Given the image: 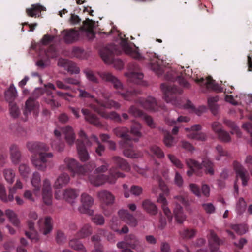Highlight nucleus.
<instances>
[{
    "label": "nucleus",
    "mask_w": 252,
    "mask_h": 252,
    "mask_svg": "<svg viewBox=\"0 0 252 252\" xmlns=\"http://www.w3.org/2000/svg\"><path fill=\"white\" fill-rule=\"evenodd\" d=\"M63 163L59 166L60 170H63L66 168L72 173L73 176L87 177L90 183L94 186H101L106 182L113 184L115 183L117 178H123L125 176L124 174L116 171L114 169H111L110 170L109 176L106 178L102 173L107 170L108 164L103 165L97 168L92 173L91 171L95 167L94 162L83 166L74 158L66 157L63 160Z\"/></svg>",
    "instance_id": "1"
},
{
    "label": "nucleus",
    "mask_w": 252,
    "mask_h": 252,
    "mask_svg": "<svg viewBox=\"0 0 252 252\" xmlns=\"http://www.w3.org/2000/svg\"><path fill=\"white\" fill-rule=\"evenodd\" d=\"M78 134L81 138L80 141L78 140L77 142L78 157L81 161L85 162L89 158V155L86 149L85 146L90 147L92 144L83 130H81Z\"/></svg>",
    "instance_id": "2"
},
{
    "label": "nucleus",
    "mask_w": 252,
    "mask_h": 252,
    "mask_svg": "<svg viewBox=\"0 0 252 252\" xmlns=\"http://www.w3.org/2000/svg\"><path fill=\"white\" fill-rule=\"evenodd\" d=\"M161 88L164 94V99L167 103H171L174 105H180L174 95L182 93V89L164 84L161 85Z\"/></svg>",
    "instance_id": "3"
},
{
    "label": "nucleus",
    "mask_w": 252,
    "mask_h": 252,
    "mask_svg": "<svg viewBox=\"0 0 252 252\" xmlns=\"http://www.w3.org/2000/svg\"><path fill=\"white\" fill-rule=\"evenodd\" d=\"M187 166L193 170L203 169L206 174L212 175L214 173L213 169L214 164L209 159H205L202 161V165L199 164L195 160L192 159H187L186 160Z\"/></svg>",
    "instance_id": "4"
},
{
    "label": "nucleus",
    "mask_w": 252,
    "mask_h": 252,
    "mask_svg": "<svg viewBox=\"0 0 252 252\" xmlns=\"http://www.w3.org/2000/svg\"><path fill=\"white\" fill-rule=\"evenodd\" d=\"M117 246L118 248L129 247L137 252H141L143 249L140 239L133 234L126 236L125 241L118 242Z\"/></svg>",
    "instance_id": "5"
},
{
    "label": "nucleus",
    "mask_w": 252,
    "mask_h": 252,
    "mask_svg": "<svg viewBox=\"0 0 252 252\" xmlns=\"http://www.w3.org/2000/svg\"><path fill=\"white\" fill-rule=\"evenodd\" d=\"M175 200L176 206L174 209V214L175 220L177 223L182 224L186 219V216L183 213L182 207L178 203H180L183 205H188V201L182 196L178 195L174 197Z\"/></svg>",
    "instance_id": "6"
},
{
    "label": "nucleus",
    "mask_w": 252,
    "mask_h": 252,
    "mask_svg": "<svg viewBox=\"0 0 252 252\" xmlns=\"http://www.w3.org/2000/svg\"><path fill=\"white\" fill-rule=\"evenodd\" d=\"M78 195V192L72 189H67L64 192L58 190L55 193L56 199L58 200L64 199L72 206L75 204Z\"/></svg>",
    "instance_id": "7"
},
{
    "label": "nucleus",
    "mask_w": 252,
    "mask_h": 252,
    "mask_svg": "<svg viewBox=\"0 0 252 252\" xmlns=\"http://www.w3.org/2000/svg\"><path fill=\"white\" fill-rule=\"evenodd\" d=\"M40 158H38L34 156L31 157V161L32 165L38 170L45 171L47 168L46 163L48 162V158H51L53 157L52 153H46L45 152H40Z\"/></svg>",
    "instance_id": "8"
},
{
    "label": "nucleus",
    "mask_w": 252,
    "mask_h": 252,
    "mask_svg": "<svg viewBox=\"0 0 252 252\" xmlns=\"http://www.w3.org/2000/svg\"><path fill=\"white\" fill-rule=\"evenodd\" d=\"M148 56L150 60L149 67L158 75L162 74L164 71L163 66L165 64L162 60H160L156 54L154 53H148Z\"/></svg>",
    "instance_id": "9"
},
{
    "label": "nucleus",
    "mask_w": 252,
    "mask_h": 252,
    "mask_svg": "<svg viewBox=\"0 0 252 252\" xmlns=\"http://www.w3.org/2000/svg\"><path fill=\"white\" fill-rule=\"evenodd\" d=\"M121 41L120 43L121 47L125 51V52L129 55L131 57L139 61L143 60L145 58L142 56L140 52L138 47L134 46L133 48L129 46L127 43V40L123 39L121 37Z\"/></svg>",
    "instance_id": "10"
},
{
    "label": "nucleus",
    "mask_w": 252,
    "mask_h": 252,
    "mask_svg": "<svg viewBox=\"0 0 252 252\" xmlns=\"http://www.w3.org/2000/svg\"><path fill=\"white\" fill-rule=\"evenodd\" d=\"M101 95L105 100H96L98 106L100 107V108H102V109L103 108H114L115 109H118L121 107V104L113 100H108L112 96L111 93L108 92H104L102 93Z\"/></svg>",
    "instance_id": "11"
},
{
    "label": "nucleus",
    "mask_w": 252,
    "mask_h": 252,
    "mask_svg": "<svg viewBox=\"0 0 252 252\" xmlns=\"http://www.w3.org/2000/svg\"><path fill=\"white\" fill-rule=\"evenodd\" d=\"M42 197L43 203L48 206L52 204V190L49 180L45 179L43 181Z\"/></svg>",
    "instance_id": "12"
},
{
    "label": "nucleus",
    "mask_w": 252,
    "mask_h": 252,
    "mask_svg": "<svg viewBox=\"0 0 252 252\" xmlns=\"http://www.w3.org/2000/svg\"><path fill=\"white\" fill-rule=\"evenodd\" d=\"M100 56L106 64H110L112 63L114 56L117 54L115 46L110 45L102 48L99 52Z\"/></svg>",
    "instance_id": "13"
},
{
    "label": "nucleus",
    "mask_w": 252,
    "mask_h": 252,
    "mask_svg": "<svg viewBox=\"0 0 252 252\" xmlns=\"http://www.w3.org/2000/svg\"><path fill=\"white\" fill-rule=\"evenodd\" d=\"M81 202L82 206L79 208V211L82 213H86L92 215L93 210L89 209L94 204L93 198L89 194L83 193L81 195Z\"/></svg>",
    "instance_id": "14"
},
{
    "label": "nucleus",
    "mask_w": 252,
    "mask_h": 252,
    "mask_svg": "<svg viewBox=\"0 0 252 252\" xmlns=\"http://www.w3.org/2000/svg\"><path fill=\"white\" fill-rule=\"evenodd\" d=\"M124 148L123 154L125 156L130 158H137L142 156L140 151L135 150L133 148L131 140H126L121 145Z\"/></svg>",
    "instance_id": "15"
},
{
    "label": "nucleus",
    "mask_w": 252,
    "mask_h": 252,
    "mask_svg": "<svg viewBox=\"0 0 252 252\" xmlns=\"http://www.w3.org/2000/svg\"><path fill=\"white\" fill-rule=\"evenodd\" d=\"M195 81L199 84L201 86H204L208 89H210L218 92H222L223 88L220 87L218 84L215 83V81L213 80L211 77H208L206 79L197 77H193Z\"/></svg>",
    "instance_id": "16"
},
{
    "label": "nucleus",
    "mask_w": 252,
    "mask_h": 252,
    "mask_svg": "<svg viewBox=\"0 0 252 252\" xmlns=\"http://www.w3.org/2000/svg\"><path fill=\"white\" fill-rule=\"evenodd\" d=\"M208 233V239L211 252H220L218 246L222 244L223 242L213 230H209Z\"/></svg>",
    "instance_id": "17"
},
{
    "label": "nucleus",
    "mask_w": 252,
    "mask_h": 252,
    "mask_svg": "<svg viewBox=\"0 0 252 252\" xmlns=\"http://www.w3.org/2000/svg\"><path fill=\"white\" fill-rule=\"evenodd\" d=\"M38 226L41 233L44 235H48L51 232L53 229L51 218L47 217L44 219H39L38 221Z\"/></svg>",
    "instance_id": "18"
},
{
    "label": "nucleus",
    "mask_w": 252,
    "mask_h": 252,
    "mask_svg": "<svg viewBox=\"0 0 252 252\" xmlns=\"http://www.w3.org/2000/svg\"><path fill=\"white\" fill-rule=\"evenodd\" d=\"M201 128V126L199 125H194L192 126L191 128H186V131L189 132V133L187 135V137L191 139L202 141L206 140V136L204 133H198L195 131L200 130Z\"/></svg>",
    "instance_id": "19"
},
{
    "label": "nucleus",
    "mask_w": 252,
    "mask_h": 252,
    "mask_svg": "<svg viewBox=\"0 0 252 252\" xmlns=\"http://www.w3.org/2000/svg\"><path fill=\"white\" fill-rule=\"evenodd\" d=\"M212 128L221 141L224 142H228L230 141L231 138L229 134L222 129L220 123L217 122L213 123Z\"/></svg>",
    "instance_id": "20"
},
{
    "label": "nucleus",
    "mask_w": 252,
    "mask_h": 252,
    "mask_svg": "<svg viewBox=\"0 0 252 252\" xmlns=\"http://www.w3.org/2000/svg\"><path fill=\"white\" fill-rule=\"evenodd\" d=\"M128 113L134 117H141L150 127L153 128L155 127V125L153 122L152 118L146 114H143L142 112L138 110L136 107H135L134 106L130 107L129 109Z\"/></svg>",
    "instance_id": "21"
},
{
    "label": "nucleus",
    "mask_w": 252,
    "mask_h": 252,
    "mask_svg": "<svg viewBox=\"0 0 252 252\" xmlns=\"http://www.w3.org/2000/svg\"><path fill=\"white\" fill-rule=\"evenodd\" d=\"M234 169L236 173L237 177H239L242 180V184L244 186L248 184V181L249 180V175L246 174V171L242 166V165L237 161L233 162Z\"/></svg>",
    "instance_id": "22"
},
{
    "label": "nucleus",
    "mask_w": 252,
    "mask_h": 252,
    "mask_svg": "<svg viewBox=\"0 0 252 252\" xmlns=\"http://www.w3.org/2000/svg\"><path fill=\"white\" fill-rule=\"evenodd\" d=\"M58 65L64 67L68 72L72 74H78L80 72L79 67L74 63L65 59H60L58 62Z\"/></svg>",
    "instance_id": "23"
},
{
    "label": "nucleus",
    "mask_w": 252,
    "mask_h": 252,
    "mask_svg": "<svg viewBox=\"0 0 252 252\" xmlns=\"http://www.w3.org/2000/svg\"><path fill=\"white\" fill-rule=\"evenodd\" d=\"M97 196L102 205L109 206L114 203L115 197L108 191H100L98 192Z\"/></svg>",
    "instance_id": "24"
},
{
    "label": "nucleus",
    "mask_w": 252,
    "mask_h": 252,
    "mask_svg": "<svg viewBox=\"0 0 252 252\" xmlns=\"http://www.w3.org/2000/svg\"><path fill=\"white\" fill-rule=\"evenodd\" d=\"M27 147L31 152L38 154H39L40 152H44L49 150V147L45 144L37 142H28Z\"/></svg>",
    "instance_id": "25"
},
{
    "label": "nucleus",
    "mask_w": 252,
    "mask_h": 252,
    "mask_svg": "<svg viewBox=\"0 0 252 252\" xmlns=\"http://www.w3.org/2000/svg\"><path fill=\"white\" fill-rule=\"evenodd\" d=\"M119 215L121 219L129 226L135 227L137 225V220L132 215H130L127 210H120L119 211Z\"/></svg>",
    "instance_id": "26"
},
{
    "label": "nucleus",
    "mask_w": 252,
    "mask_h": 252,
    "mask_svg": "<svg viewBox=\"0 0 252 252\" xmlns=\"http://www.w3.org/2000/svg\"><path fill=\"white\" fill-rule=\"evenodd\" d=\"M94 109L96 112L104 118L114 120L117 122H121L122 121L120 116L116 112L112 111L110 113H108L102 110V108H98V107H94Z\"/></svg>",
    "instance_id": "27"
},
{
    "label": "nucleus",
    "mask_w": 252,
    "mask_h": 252,
    "mask_svg": "<svg viewBox=\"0 0 252 252\" xmlns=\"http://www.w3.org/2000/svg\"><path fill=\"white\" fill-rule=\"evenodd\" d=\"M70 178L66 173L61 174L55 182L54 187L55 189H59L68 184Z\"/></svg>",
    "instance_id": "28"
},
{
    "label": "nucleus",
    "mask_w": 252,
    "mask_h": 252,
    "mask_svg": "<svg viewBox=\"0 0 252 252\" xmlns=\"http://www.w3.org/2000/svg\"><path fill=\"white\" fill-rule=\"evenodd\" d=\"M183 68L184 67L182 66L179 67L177 70L175 71L174 74L172 75L171 78H169V79L178 81L180 86L185 88H189L190 87V84L183 78V74L182 71H179V69H183Z\"/></svg>",
    "instance_id": "29"
},
{
    "label": "nucleus",
    "mask_w": 252,
    "mask_h": 252,
    "mask_svg": "<svg viewBox=\"0 0 252 252\" xmlns=\"http://www.w3.org/2000/svg\"><path fill=\"white\" fill-rule=\"evenodd\" d=\"M100 77L104 81L111 82L116 89L123 88V85L119 80L111 73L104 72L100 74Z\"/></svg>",
    "instance_id": "30"
},
{
    "label": "nucleus",
    "mask_w": 252,
    "mask_h": 252,
    "mask_svg": "<svg viewBox=\"0 0 252 252\" xmlns=\"http://www.w3.org/2000/svg\"><path fill=\"white\" fill-rule=\"evenodd\" d=\"M66 43H70L76 41L79 35L78 32L73 29L64 30L62 32Z\"/></svg>",
    "instance_id": "31"
},
{
    "label": "nucleus",
    "mask_w": 252,
    "mask_h": 252,
    "mask_svg": "<svg viewBox=\"0 0 252 252\" xmlns=\"http://www.w3.org/2000/svg\"><path fill=\"white\" fill-rule=\"evenodd\" d=\"M46 9L39 3L32 4V7L26 9V13L29 16L34 17L39 16L42 11H46Z\"/></svg>",
    "instance_id": "32"
},
{
    "label": "nucleus",
    "mask_w": 252,
    "mask_h": 252,
    "mask_svg": "<svg viewBox=\"0 0 252 252\" xmlns=\"http://www.w3.org/2000/svg\"><path fill=\"white\" fill-rule=\"evenodd\" d=\"M127 79L132 82L145 85L146 83L142 81L143 74L140 72L132 71L126 74Z\"/></svg>",
    "instance_id": "33"
},
{
    "label": "nucleus",
    "mask_w": 252,
    "mask_h": 252,
    "mask_svg": "<svg viewBox=\"0 0 252 252\" xmlns=\"http://www.w3.org/2000/svg\"><path fill=\"white\" fill-rule=\"evenodd\" d=\"M40 182L41 177L40 174L38 172L33 173L31 179V184L34 188V194L36 196H38L39 195V192L40 190Z\"/></svg>",
    "instance_id": "34"
},
{
    "label": "nucleus",
    "mask_w": 252,
    "mask_h": 252,
    "mask_svg": "<svg viewBox=\"0 0 252 252\" xmlns=\"http://www.w3.org/2000/svg\"><path fill=\"white\" fill-rule=\"evenodd\" d=\"M113 132L117 136L121 137L123 140L120 142L121 145L126 140H131L130 139L128 138L127 133L128 132V129L126 127H118L115 128L113 130Z\"/></svg>",
    "instance_id": "35"
},
{
    "label": "nucleus",
    "mask_w": 252,
    "mask_h": 252,
    "mask_svg": "<svg viewBox=\"0 0 252 252\" xmlns=\"http://www.w3.org/2000/svg\"><path fill=\"white\" fill-rule=\"evenodd\" d=\"M82 113L84 116L85 120L89 123L97 126H101L98 119L95 115L91 114L88 109H82Z\"/></svg>",
    "instance_id": "36"
},
{
    "label": "nucleus",
    "mask_w": 252,
    "mask_h": 252,
    "mask_svg": "<svg viewBox=\"0 0 252 252\" xmlns=\"http://www.w3.org/2000/svg\"><path fill=\"white\" fill-rule=\"evenodd\" d=\"M64 134L66 142L70 145H72L75 141V137L72 128L70 126H67L62 129Z\"/></svg>",
    "instance_id": "37"
},
{
    "label": "nucleus",
    "mask_w": 252,
    "mask_h": 252,
    "mask_svg": "<svg viewBox=\"0 0 252 252\" xmlns=\"http://www.w3.org/2000/svg\"><path fill=\"white\" fill-rule=\"evenodd\" d=\"M112 160L113 163L117 165L120 169L126 171H130V167L129 165L126 161L122 158L115 156L112 158Z\"/></svg>",
    "instance_id": "38"
},
{
    "label": "nucleus",
    "mask_w": 252,
    "mask_h": 252,
    "mask_svg": "<svg viewBox=\"0 0 252 252\" xmlns=\"http://www.w3.org/2000/svg\"><path fill=\"white\" fill-rule=\"evenodd\" d=\"M140 104L145 109L150 110L156 111L157 110L156 101L154 98L149 96L145 100L140 101Z\"/></svg>",
    "instance_id": "39"
},
{
    "label": "nucleus",
    "mask_w": 252,
    "mask_h": 252,
    "mask_svg": "<svg viewBox=\"0 0 252 252\" xmlns=\"http://www.w3.org/2000/svg\"><path fill=\"white\" fill-rule=\"evenodd\" d=\"M10 156L12 162L14 164H17L21 159V154L16 145H13L10 147Z\"/></svg>",
    "instance_id": "40"
},
{
    "label": "nucleus",
    "mask_w": 252,
    "mask_h": 252,
    "mask_svg": "<svg viewBox=\"0 0 252 252\" xmlns=\"http://www.w3.org/2000/svg\"><path fill=\"white\" fill-rule=\"evenodd\" d=\"M157 201L158 203L161 204L162 208L165 215L169 219L172 220V217L171 216V213L169 208L167 206L168 202L165 197L163 196V194H160L158 198Z\"/></svg>",
    "instance_id": "41"
},
{
    "label": "nucleus",
    "mask_w": 252,
    "mask_h": 252,
    "mask_svg": "<svg viewBox=\"0 0 252 252\" xmlns=\"http://www.w3.org/2000/svg\"><path fill=\"white\" fill-rule=\"evenodd\" d=\"M39 105L33 99L30 98L27 100L25 104V110L24 112L25 115L30 114L32 111L36 112L38 110Z\"/></svg>",
    "instance_id": "42"
},
{
    "label": "nucleus",
    "mask_w": 252,
    "mask_h": 252,
    "mask_svg": "<svg viewBox=\"0 0 252 252\" xmlns=\"http://www.w3.org/2000/svg\"><path fill=\"white\" fill-rule=\"evenodd\" d=\"M143 209L148 213L155 215L158 213V208L157 206L149 200H146L142 203Z\"/></svg>",
    "instance_id": "43"
},
{
    "label": "nucleus",
    "mask_w": 252,
    "mask_h": 252,
    "mask_svg": "<svg viewBox=\"0 0 252 252\" xmlns=\"http://www.w3.org/2000/svg\"><path fill=\"white\" fill-rule=\"evenodd\" d=\"M215 159L217 161H219L222 159L223 157H228L230 156V154L225 150H224L222 147L220 145L216 146L215 148Z\"/></svg>",
    "instance_id": "44"
},
{
    "label": "nucleus",
    "mask_w": 252,
    "mask_h": 252,
    "mask_svg": "<svg viewBox=\"0 0 252 252\" xmlns=\"http://www.w3.org/2000/svg\"><path fill=\"white\" fill-rule=\"evenodd\" d=\"M5 215L9 221L15 226L20 227V220L16 213L11 209H7L5 211Z\"/></svg>",
    "instance_id": "45"
},
{
    "label": "nucleus",
    "mask_w": 252,
    "mask_h": 252,
    "mask_svg": "<svg viewBox=\"0 0 252 252\" xmlns=\"http://www.w3.org/2000/svg\"><path fill=\"white\" fill-rule=\"evenodd\" d=\"M182 106L185 109H190L189 112H194L198 116L201 115L206 111V108L204 106H200L197 109H195L191 102L189 101H187L186 103Z\"/></svg>",
    "instance_id": "46"
},
{
    "label": "nucleus",
    "mask_w": 252,
    "mask_h": 252,
    "mask_svg": "<svg viewBox=\"0 0 252 252\" xmlns=\"http://www.w3.org/2000/svg\"><path fill=\"white\" fill-rule=\"evenodd\" d=\"M69 245L70 247L74 250L79 251L80 252H86L87 250L83 245L78 240L73 239L69 242Z\"/></svg>",
    "instance_id": "47"
},
{
    "label": "nucleus",
    "mask_w": 252,
    "mask_h": 252,
    "mask_svg": "<svg viewBox=\"0 0 252 252\" xmlns=\"http://www.w3.org/2000/svg\"><path fill=\"white\" fill-rule=\"evenodd\" d=\"M3 174L6 182L9 184H13L15 177L14 172L11 169L6 168L3 170Z\"/></svg>",
    "instance_id": "48"
},
{
    "label": "nucleus",
    "mask_w": 252,
    "mask_h": 252,
    "mask_svg": "<svg viewBox=\"0 0 252 252\" xmlns=\"http://www.w3.org/2000/svg\"><path fill=\"white\" fill-rule=\"evenodd\" d=\"M0 198L4 202L12 201L14 199L13 196L10 192L8 196L6 195L5 188L1 184H0Z\"/></svg>",
    "instance_id": "49"
},
{
    "label": "nucleus",
    "mask_w": 252,
    "mask_h": 252,
    "mask_svg": "<svg viewBox=\"0 0 252 252\" xmlns=\"http://www.w3.org/2000/svg\"><path fill=\"white\" fill-rule=\"evenodd\" d=\"M92 233V229L89 224L84 225L77 233V237L79 238H84L89 236Z\"/></svg>",
    "instance_id": "50"
},
{
    "label": "nucleus",
    "mask_w": 252,
    "mask_h": 252,
    "mask_svg": "<svg viewBox=\"0 0 252 252\" xmlns=\"http://www.w3.org/2000/svg\"><path fill=\"white\" fill-rule=\"evenodd\" d=\"M5 95L6 99L10 100L14 99L17 96V90L13 84L10 85L8 89L5 92Z\"/></svg>",
    "instance_id": "51"
},
{
    "label": "nucleus",
    "mask_w": 252,
    "mask_h": 252,
    "mask_svg": "<svg viewBox=\"0 0 252 252\" xmlns=\"http://www.w3.org/2000/svg\"><path fill=\"white\" fill-rule=\"evenodd\" d=\"M219 100L218 96L210 97L208 100V103L212 113L216 115L217 113L218 107L216 104Z\"/></svg>",
    "instance_id": "52"
},
{
    "label": "nucleus",
    "mask_w": 252,
    "mask_h": 252,
    "mask_svg": "<svg viewBox=\"0 0 252 252\" xmlns=\"http://www.w3.org/2000/svg\"><path fill=\"white\" fill-rule=\"evenodd\" d=\"M150 152L158 158H162L165 156L162 150L157 145H152L150 147Z\"/></svg>",
    "instance_id": "53"
},
{
    "label": "nucleus",
    "mask_w": 252,
    "mask_h": 252,
    "mask_svg": "<svg viewBox=\"0 0 252 252\" xmlns=\"http://www.w3.org/2000/svg\"><path fill=\"white\" fill-rule=\"evenodd\" d=\"M90 139L95 142L97 145V147L96 148L95 152L99 156H101L104 152L105 147L101 145L98 140V138L94 135H92Z\"/></svg>",
    "instance_id": "54"
},
{
    "label": "nucleus",
    "mask_w": 252,
    "mask_h": 252,
    "mask_svg": "<svg viewBox=\"0 0 252 252\" xmlns=\"http://www.w3.org/2000/svg\"><path fill=\"white\" fill-rule=\"evenodd\" d=\"M231 228L239 235H243L248 230V227L246 224H235L232 225Z\"/></svg>",
    "instance_id": "55"
},
{
    "label": "nucleus",
    "mask_w": 252,
    "mask_h": 252,
    "mask_svg": "<svg viewBox=\"0 0 252 252\" xmlns=\"http://www.w3.org/2000/svg\"><path fill=\"white\" fill-rule=\"evenodd\" d=\"M196 232L194 229H184L180 231V235L183 238L189 239L196 235Z\"/></svg>",
    "instance_id": "56"
},
{
    "label": "nucleus",
    "mask_w": 252,
    "mask_h": 252,
    "mask_svg": "<svg viewBox=\"0 0 252 252\" xmlns=\"http://www.w3.org/2000/svg\"><path fill=\"white\" fill-rule=\"evenodd\" d=\"M224 123L230 128H232L231 133L233 134H236L238 137L241 136V133L238 126L229 120H226L224 121Z\"/></svg>",
    "instance_id": "57"
},
{
    "label": "nucleus",
    "mask_w": 252,
    "mask_h": 252,
    "mask_svg": "<svg viewBox=\"0 0 252 252\" xmlns=\"http://www.w3.org/2000/svg\"><path fill=\"white\" fill-rule=\"evenodd\" d=\"M167 157L170 160L171 163L176 167L179 169H182L183 168V164L175 156L169 154L167 155Z\"/></svg>",
    "instance_id": "58"
},
{
    "label": "nucleus",
    "mask_w": 252,
    "mask_h": 252,
    "mask_svg": "<svg viewBox=\"0 0 252 252\" xmlns=\"http://www.w3.org/2000/svg\"><path fill=\"white\" fill-rule=\"evenodd\" d=\"M141 128V125L140 123L135 122L133 126L131 127L130 132L134 136L140 137L141 136L140 129Z\"/></svg>",
    "instance_id": "59"
},
{
    "label": "nucleus",
    "mask_w": 252,
    "mask_h": 252,
    "mask_svg": "<svg viewBox=\"0 0 252 252\" xmlns=\"http://www.w3.org/2000/svg\"><path fill=\"white\" fill-rule=\"evenodd\" d=\"M246 207V202L245 200L243 198H240L237 203L236 205V210L238 214L243 213L245 210Z\"/></svg>",
    "instance_id": "60"
},
{
    "label": "nucleus",
    "mask_w": 252,
    "mask_h": 252,
    "mask_svg": "<svg viewBox=\"0 0 252 252\" xmlns=\"http://www.w3.org/2000/svg\"><path fill=\"white\" fill-rule=\"evenodd\" d=\"M20 174L24 178H27L30 172L29 167L25 164H21L19 167Z\"/></svg>",
    "instance_id": "61"
},
{
    "label": "nucleus",
    "mask_w": 252,
    "mask_h": 252,
    "mask_svg": "<svg viewBox=\"0 0 252 252\" xmlns=\"http://www.w3.org/2000/svg\"><path fill=\"white\" fill-rule=\"evenodd\" d=\"M26 236L30 239L32 242H36L39 239V235L35 230L31 231L30 232L25 231Z\"/></svg>",
    "instance_id": "62"
},
{
    "label": "nucleus",
    "mask_w": 252,
    "mask_h": 252,
    "mask_svg": "<svg viewBox=\"0 0 252 252\" xmlns=\"http://www.w3.org/2000/svg\"><path fill=\"white\" fill-rule=\"evenodd\" d=\"M163 142L166 146L168 147H172L175 143L174 138L169 133L164 136Z\"/></svg>",
    "instance_id": "63"
},
{
    "label": "nucleus",
    "mask_w": 252,
    "mask_h": 252,
    "mask_svg": "<svg viewBox=\"0 0 252 252\" xmlns=\"http://www.w3.org/2000/svg\"><path fill=\"white\" fill-rule=\"evenodd\" d=\"M38 196H36L34 195V192H32L31 191L29 190H26L24 191L23 193V197L31 202H34L35 201V197H38Z\"/></svg>",
    "instance_id": "64"
}]
</instances>
